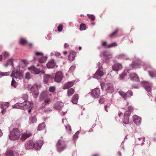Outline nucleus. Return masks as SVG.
Wrapping results in <instances>:
<instances>
[{"mask_svg": "<svg viewBox=\"0 0 156 156\" xmlns=\"http://www.w3.org/2000/svg\"><path fill=\"white\" fill-rule=\"evenodd\" d=\"M28 69L31 71L32 73L35 74H38L41 72V71L39 69L34 66L29 67Z\"/></svg>", "mask_w": 156, "mask_h": 156, "instance_id": "16", "label": "nucleus"}, {"mask_svg": "<svg viewBox=\"0 0 156 156\" xmlns=\"http://www.w3.org/2000/svg\"><path fill=\"white\" fill-rule=\"evenodd\" d=\"M11 85L12 87L14 88H16L17 86V83L13 79H12L11 81Z\"/></svg>", "mask_w": 156, "mask_h": 156, "instance_id": "42", "label": "nucleus"}, {"mask_svg": "<svg viewBox=\"0 0 156 156\" xmlns=\"http://www.w3.org/2000/svg\"><path fill=\"white\" fill-rule=\"evenodd\" d=\"M11 76L12 78H18L20 80H21L23 78L22 73L17 70H13Z\"/></svg>", "mask_w": 156, "mask_h": 156, "instance_id": "10", "label": "nucleus"}, {"mask_svg": "<svg viewBox=\"0 0 156 156\" xmlns=\"http://www.w3.org/2000/svg\"><path fill=\"white\" fill-rule=\"evenodd\" d=\"M69 46V45L67 43H65L64 44V47L65 48H67Z\"/></svg>", "mask_w": 156, "mask_h": 156, "instance_id": "62", "label": "nucleus"}, {"mask_svg": "<svg viewBox=\"0 0 156 156\" xmlns=\"http://www.w3.org/2000/svg\"><path fill=\"white\" fill-rule=\"evenodd\" d=\"M30 104L32 105L31 106H30V107H29L28 108H27V109H28V108L29 109V110H28V112L29 113H30V112H31V108H32V107L33 106V103L30 102Z\"/></svg>", "mask_w": 156, "mask_h": 156, "instance_id": "55", "label": "nucleus"}, {"mask_svg": "<svg viewBox=\"0 0 156 156\" xmlns=\"http://www.w3.org/2000/svg\"><path fill=\"white\" fill-rule=\"evenodd\" d=\"M119 93L124 100L130 98L133 95L132 92L130 90H128L126 93L123 91H119Z\"/></svg>", "mask_w": 156, "mask_h": 156, "instance_id": "7", "label": "nucleus"}, {"mask_svg": "<svg viewBox=\"0 0 156 156\" xmlns=\"http://www.w3.org/2000/svg\"><path fill=\"white\" fill-rule=\"evenodd\" d=\"M140 66L141 65L139 62L135 61H133L130 65V67L133 69L140 68Z\"/></svg>", "mask_w": 156, "mask_h": 156, "instance_id": "24", "label": "nucleus"}, {"mask_svg": "<svg viewBox=\"0 0 156 156\" xmlns=\"http://www.w3.org/2000/svg\"><path fill=\"white\" fill-rule=\"evenodd\" d=\"M63 74L61 72H58L55 74L54 78L55 81L57 83H59L61 81L63 78Z\"/></svg>", "mask_w": 156, "mask_h": 156, "instance_id": "13", "label": "nucleus"}, {"mask_svg": "<svg viewBox=\"0 0 156 156\" xmlns=\"http://www.w3.org/2000/svg\"><path fill=\"white\" fill-rule=\"evenodd\" d=\"M87 15L88 16V18L91 19V21H93L95 20V17L93 15H90L89 14H87Z\"/></svg>", "mask_w": 156, "mask_h": 156, "instance_id": "43", "label": "nucleus"}, {"mask_svg": "<svg viewBox=\"0 0 156 156\" xmlns=\"http://www.w3.org/2000/svg\"><path fill=\"white\" fill-rule=\"evenodd\" d=\"M123 115V113L121 112H119V116L121 117H122Z\"/></svg>", "mask_w": 156, "mask_h": 156, "instance_id": "63", "label": "nucleus"}, {"mask_svg": "<svg viewBox=\"0 0 156 156\" xmlns=\"http://www.w3.org/2000/svg\"><path fill=\"white\" fill-rule=\"evenodd\" d=\"M20 133L19 129L16 128L9 130V137L10 140L14 141L18 140L20 138Z\"/></svg>", "mask_w": 156, "mask_h": 156, "instance_id": "1", "label": "nucleus"}, {"mask_svg": "<svg viewBox=\"0 0 156 156\" xmlns=\"http://www.w3.org/2000/svg\"><path fill=\"white\" fill-rule=\"evenodd\" d=\"M86 25L83 23H81L80 26V30H86Z\"/></svg>", "mask_w": 156, "mask_h": 156, "instance_id": "41", "label": "nucleus"}, {"mask_svg": "<svg viewBox=\"0 0 156 156\" xmlns=\"http://www.w3.org/2000/svg\"><path fill=\"white\" fill-rule=\"evenodd\" d=\"M145 141L144 137H141L137 138L135 140V144L137 145H143Z\"/></svg>", "mask_w": 156, "mask_h": 156, "instance_id": "22", "label": "nucleus"}, {"mask_svg": "<svg viewBox=\"0 0 156 156\" xmlns=\"http://www.w3.org/2000/svg\"><path fill=\"white\" fill-rule=\"evenodd\" d=\"M45 125L44 122H43L40 124L38 126V130H41L45 128Z\"/></svg>", "mask_w": 156, "mask_h": 156, "instance_id": "36", "label": "nucleus"}, {"mask_svg": "<svg viewBox=\"0 0 156 156\" xmlns=\"http://www.w3.org/2000/svg\"><path fill=\"white\" fill-rule=\"evenodd\" d=\"M127 71L125 70L120 75L119 79L120 80H121L124 79L126 75V72Z\"/></svg>", "mask_w": 156, "mask_h": 156, "instance_id": "37", "label": "nucleus"}, {"mask_svg": "<svg viewBox=\"0 0 156 156\" xmlns=\"http://www.w3.org/2000/svg\"><path fill=\"white\" fill-rule=\"evenodd\" d=\"M75 67L76 66L75 65H73L71 66L69 69V73H71L73 72L75 70Z\"/></svg>", "mask_w": 156, "mask_h": 156, "instance_id": "46", "label": "nucleus"}, {"mask_svg": "<svg viewBox=\"0 0 156 156\" xmlns=\"http://www.w3.org/2000/svg\"><path fill=\"white\" fill-rule=\"evenodd\" d=\"M55 55L56 56H59L60 55V54L59 52H56L55 54Z\"/></svg>", "mask_w": 156, "mask_h": 156, "instance_id": "59", "label": "nucleus"}, {"mask_svg": "<svg viewBox=\"0 0 156 156\" xmlns=\"http://www.w3.org/2000/svg\"><path fill=\"white\" fill-rule=\"evenodd\" d=\"M117 43L115 42H113L110 44H108V48H110L112 47H113L117 46Z\"/></svg>", "mask_w": 156, "mask_h": 156, "instance_id": "40", "label": "nucleus"}, {"mask_svg": "<svg viewBox=\"0 0 156 156\" xmlns=\"http://www.w3.org/2000/svg\"><path fill=\"white\" fill-rule=\"evenodd\" d=\"M43 144V142L41 140L37 141L34 143V148L36 150H39L41 148Z\"/></svg>", "mask_w": 156, "mask_h": 156, "instance_id": "14", "label": "nucleus"}, {"mask_svg": "<svg viewBox=\"0 0 156 156\" xmlns=\"http://www.w3.org/2000/svg\"><path fill=\"white\" fill-rule=\"evenodd\" d=\"M31 133L30 132L27 131L23 134L21 136L20 139L22 141H24L30 137L31 135Z\"/></svg>", "mask_w": 156, "mask_h": 156, "instance_id": "17", "label": "nucleus"}, {"mask_svg": "<svg viewBox=\"0 0 156 156\" xmlns=\"http://www.w3.org/2000/svg\"><path fill=\"white\" fill-rule=\"evenodd\" d=\"M62 122L63 124H64L65 126V125H67V119H66V118H63L62 119Z\"/></svg>", "mask_w": 156, "mask_h": 156, "instance_id": "52", "label": "nucleus"}, {"mask_svg": "<svg viewBox=\"0 0 156 156\" xmlns=\"http://www.w3.org/2000/svg\"><path fill=\"white\" fill-rule=\"evenodd\" d=\"M74 83L73 81L68 82L64 85L63 89H66L70 88L73 86Z\"/></svg>", "mask_w": 156, "mask_h": 156, "instance_id": "27", "label": "nucleus"}, {"mask_svg": "<svg viewBox=\"0 0 156 156\" xmlns=\"http://www.w3.org/2000/svg\"><path fill=\"white\" fill-rule=\"evenodd\" d=\"M45 103L46 104H49L50 102V99L46 100L44 101Z\"/></svg>", "mask_w": 156, "mask_h": 156, "instance_id": "60", "label": "nucleus"}, {"mask_svg": "<svg viewBox=\"0 0 156 156\" xmlns=\"http://www.w3.org/2000/svg\"><path fill=\"white\" fill-rule=\"evenodd\" d=\"M23 99L26 100L27 99H28V96L27 94H24L23 96Z\"/></svg>", "mask_w": 156, "mask_h": 156, "instance_id": "54", "label": "nucleus"}, {"mask_svg": "<svg viewBox=\"0 0 156 156\" xmlns=\"http://www.w3.org/2000/svg\"><path fill=\"white\" fill-rule=\"evenodd\" d=\"M118 30H119L118 29H117L115 31L113 32L112 33L110 34L109 35V37H112L117 33V32H118Z\"/></svg>", "mask_w": 156, "mask_h": 156, "instance_id": "47", "label": "nucleus"}, {"mask_svg": "<svg viewBox=\"0 0 156 156\" xmlns=\"http://www.w3.org/2000/svg\"><path fill=\"white\" fill-rule=\"evenodd\" d=\"M79 133V131H77L73 136V138L74 139V141L75 142V140H76L78 137V135Z\"/></svg>", "mask_w": 156, "mask_h": 156, "instance_id": "44", "label": "nucleus"}, {"mask_svg": "<svg viewBox=\"0 0 156 156\" xmlns=\"http://www.w3.org/2000/svg\"><path fill=\"white\" fill-rule=\"evenodd\" d=\"M103 63V60H101L98 63L97 66H98V68L94 75L93 76L94 78L98 80H100L104 75V73L103 71L102 68V65Z\"/></svg>", "mask_w": 156, "mask_h": 156, "instance_id": "2", "label": "nucleus"}, {"mask_svg": "<svg viewBox=\"0 0 156 156\" xmlns=\"http://www.w3.org/2000/svg\"><path fill=\"white\" fill-rule=\"evenodd\" d=\"M108 44L106 41H102L101 42V46L105 48H108Z\"/></svg>", "mask_w": 156, "mask_h": 156, "instance_id": "39", "label": "nucleus"}, {"mask_svg": "<svg viewBox=\"0 0 156 156\" xmlns=\"http://www.w3.org/2000/svg\"><path fill=\"white\" fill-rule=\"evenodd\" d=\"M3 55L5 57H7L9 55V54L7 52H4V53H3Z\"/></svg>", "mask_w": 156, "mask_h": 156, "instance_id": "58", "label": "nucleus"}, {"mask_svg": "<svg viewBox=\"0 0 156 156\" xmlns=\"http://www.w3.org/2000/svg\"><path fill=\"white\" fill-rule=\"evenodd\" d=\"M133 108L131 106H129L128 110L129 112H126L124 115V118L122 119L123 122L125 124H127L129 123V117L131 112L133 111Z\"/></svg>", "mask_w": 156, "mask_h": 156, "instance_id": "6", "label": "nucleus"}, {"mask_svg": "<svg viewBox=\"0 0 156 156\" xmlns=\"http://www.w3.org/2000/svg\"><path fill=\"white\" fill-rule=\"evenodd\" d=\"M32 105L30 102L28 101H25L22 103H17L12 106V107L15 108H18L22 110L27 109Z\"/></svg>", "mask_w": 156, "mask_h": 156, "instance_id": "3", "label": "nucleus"}, {"mask_svg": "<svg viewBox=\"0 0 156 156\" xmlns=\"http://www.w3.org/2000/svg\"><path fill=\"white\" fill-rule=\"evenodd\" d=\"M31 78L30 74L29 73H27L26 74L25 78L27 79H29Z\"/></svg>", "mask_w": 156, "mask_h": 156, "instance_id": "49", "label": "nucleus"}, {"mask_svg": "<svg viewBox=\"0 0 156 156\" xmlns=\"http://www.w3.org/2000/svg\"><path fill=\"white\" fill-rule=\"evenodd\" d=\"M129 77L132 81L138 82L139 80V77L135 73H133L130 74Z\"/></svg>", "mask_w": 156, "mask_h": 156, "instance_id": "18", "label": "nucleus"}, {"mask_svg": "<svg viewBox=\"0 0 156 156\" xmlns=\"http://www.w3.org/2000/svg\"><path fill=\"white\" fill-rule=\"evenodd\" d=\"M9 72H0V75L2 76H7L9 75Z\"/></svg>", "mask_w": 156, "mask_h": 156, "instance_id": "48", "label": "nucleus"}, {"mask_svg": "<svg viewBox=\"0 0 156 156\" xmlns=\"http://www.w3.org/2000/svg\"><path fill=\"white\" fill-rule=\"evenodd\" d=\"M30 91L35 98L39 94L38 86L36 84H34L31 87Z\"/></svg>", "mask_w": 156, "mask_h": 156, "instance_id": "11", "label": "nucleus"}, {"mask_svg": "<svg viewBox=\"0 0 156 156\" xmlns=\"http://www.w3.org/2000/svg\"><path fill=\"white\" fill-rule=\"evenodd\" d=\"M9 104L8 102H1L0 103V108L1 109L3 108H6L9 106Z\"/></svg>", "mask_w": 156, "mask_h": 156, "instance_id": "28", "label": "nucleus"}, {"mask_svg": "<svg viewBox=\"0 0 156 156\" xmlns=\"http://www.w3.org/2000/svg\"><path fill=\"white\" fill-rule=\"evenodd\" d=\"M63 29V25L62 24H60L58 27V30L59 32L62 31Z\"/></svg>", "mask_w": 156, "mask_h": 156, "instance_id": "51", "label": "nucleus"}, {"mask_svg": "<svg viewBox=\"0 0 156 156\" xmlns=\"http://www.w3.org/2000/svg\"><path fill=\"white\" fill-rule=\"evenodd\" d=\"M57 151L61 152L66 148V142L62 139H59L56 144Z\"/></svg>", "mask_w": 156, "mask_h": 156, "instance_id": "5", "label": "nucleus"}, {"mask_svg": "<svg viewBox=\"0 0 156 156\" xmlns=\"http://www.w3.org/2000/svg\"><path fill=\"white\" fill-rule=\"evenodd\" d=\"M109 105H106L105 106V110L107 112H108V110L107 109V108L108 107H109Z\"/></svg>", "mask_w": 156, "mask_h": 156, "instance_id": "61", "label": "nucleus"}, {"mask_svg": "<svg viewBox=\"0 0 156 156\" xmlns=\"http://www.w3.org/2000/svg\"><path fill=\"white\" fill-rule=\"evenodd\" d=\"M100 85L102 90L105 89L107 92L112 93L114 91L113 85L111 83H108L105 84L104 83H101Z\"/></svg>", "mask_w": 156, "mask_h": 156, "instance_id": "4", "label": "nucleus"}, {"mask_svg": "<svg viewBox=\"0 0 156 156\" xmlns=\"http://www.w3.org/2000/svg\"><path fill=\"white\" fill-rule=\"evenodd\" d=\"M100 94V90L98 88H94L91 90V95L92 97L95 98H98Z\"/></svg>", "mask_w": 156, "mask_h": 156, "instance_id": "12", "label": "nucleus"}, {"mask_svg": "<svg viewBox=\"0 0 156 156\" xmlns=\"http://www.w3.org/2000/svg\"><path fill=\"white\" fill-rule=\"evenodd\" d=\"M6 108H4L2 109V110L1 112L2 114H4L6 112Z\"/></svg>", "mask_w": 156, "mask_h": 156, "instance_id": "56", "label": "nucleus"}, {"mask_svg": "<svg viewBox=\"0 0 156 156\" xmlns=\"http://www.w3.org/2000/svg\"><path fill=\"white\" fill-rule=\"evenodd\" d=\"M64 104L61 102H57L55 104L53 105V107L55 109L61 110L63 105Z\"/></svg>", "mask_w": 156, "mask_h": 156, "instance_id": "21", "label": "nucleus"}, {"mask_svg": "<svg viewBox=\"0 0 156 156\" xmlns=\"http://www.w3.org/2000/svg\"><path fill=\"white\" fill-rule=\"evenodd\" d=\"M142 86L146 90L148 93L151 92L152 88V84L151 82H148L147 81H143L141 83Z\"/></svg>", "mask_w": 156, "mask_h": 156, "instance_id": "8", "label": "nucleus"}, {"mask_svg": "<svg viewBox=\"0 0 156 156\" xmlns=\"http://www.w3.org/2000/svg\"><path fill=\"white\" fill-rule=\"evenodd\" d=\"M47 58V56H43L40 58L39 59V62L40 63H44L46 62Z\"/></svg>", "mask_w": 156, "mask_h": 156, "instance_id": "38", "label": "nucleus"}, {"mask_svg": "<svg viewBox=\"0 0 156 156\" xmlns=\"http://www.w3.org/2000/svg\"><path fill=\"white\" fill-rule=\"evenodd\" d=\"M36 55L37 56H38L39 55H43V53L42 52H36Z\"/></svg>", "mask_w": 156, "mask_h": 156, "instance_id": "57", "label": "nucleus"}, {"mask_svg": "<svg viewBox=\"0 0 156 156\" xmlns=\"http://www.w3.org/2000/svg\"><path fill=\"white\" fill-rule=\"evenodd\" d=\"M115 58L116 59H118L119 60H127L128 59V58L127 55L126 54L123 53L116 55Z\"/></svg>", "mask_w": 156, "mask_h": 156, "instance_id": "19", "label": "nucleus"}, {"mask_svg": "<svg viewBox=\"0 0 156 156\" xmlns=\"http://www.w3.org/2000/svg\"><path fill=\"white\" fill-rule=\"evenodd\" d=\"M46 96V93L44 92H43L40 94V99L41 101L43 100Z\"/></svg>", "mask_w": 156, "mask_h": 156, "instance_id": "33", "label": "nucleus"}, {"mask_svg": "<svg viewBox=\"0 0 156 156\" xmlns=\"http://www.w3.org/2000/svg\"><path fill=\"white\" fill-rule=\"evenodd\" d=\"M53 78V77L51 76V75L44 74V76L43 81L45 84H47L49 81L50 78Z\"/></svg>", "mask_w": 156, "mask_h": 156, "instance_id": "26", "label": "nucleus"}, {"mask_svg": "<svg viewBox=\"0 0 156 156\" xmlns=\"http://www.w3.org/2000/svg\"><path fill=\"white\" fill-rule=\"evenodd\" d=\"M19 42L21 44L24 45L27 43V41L23 38L21 37L20 39Z\"/></svg>", "mask_w": 156, "mask_h": 156, "instance_id": "34", "label": "nucleus"}, {"mask_svg": "<svg viewBox=\"0 0 156 156\" xmlns=\"http://www.w3.org/2000/svg\"><path fill=\"white\" fill-rule=\"evenodd\" d=\"M149 76L152 77H154L156 76V70L152 69L148 71Z\"/></svg>", "mask_w": 156, "mask_h": 156, "instance_id": "32", "label": "nucleus"}, {"mask_svg": "<svg viewBox=\"0 0 156 156\" xmlns=\"http://www.w3.org/2000/svg\"><path fill=\"white\" fill-rule=\"evenodd\" d=\"M78 99V95L77 94L74 95L72 98L71 101L73 104H76Z\"/></svg>", "mask_w": 156, "mask_h": 156, "instance_id": "30", "label": "nucleus"}, {"mask_svg": "<svg viewBox=\"0 0 156 156\" xmlns=\"http://www.w3.org/2000/svg\"><path fill=\"white\" fill-rule=\"evenodd\" d=\"M112 68L113 70L118 71L122 69V66L121 63H116L112 66Z\"/></svg>", "mask_w": 156, "mask_h": 156, "instance_id": "20", "label": "nucleus"}, {"mask_svg": "<svg viewBox=\"0 0 156 156\" xmlns=\"http://www.w3.org/2000/svg\"><path fill=\"white\" fill-rule=\"evenodd\" d=\"M74 90L72 88L68 89L67 90L68 95L69 97L71 96L74 93Z\"/></svg>", "mask_w": 156, "mask_h": 156, "instance_id": "35", "label": "nucleus"}, {"mask_svg": "<svg viewBox=\"0 0 156 156\" xmlns=\"http://www.w3.org/2000/svg\"><path fill=\"white\" fill-rule=\"evenodd\" d=\"M113 54V53L111 52L105 50L101 52L100 56H103L105 59L108 60L112 58Z\"/></svg>", "mask_w": 156, "mask_h": 156, "instance_id": "9", "label": "nucleus"}, {"mask_svg": "<svg viewBox=\"0 0 156 156\" xmlns=\"http://www.w3.org/2000/svg\"><path fill=\"white\" fill-rule=\"evenodd\" d=\"M55 65L56 63L53 59L48 62L46 64L47 67L48 69H52L55 67Z\"/></svg>", "mask_w": 156, "mask_h": 156, "instance_id": "23", "label": "nucleus"}, {"mask_svg": "<svg viewBox=\"0 0 156 156\" xmlns=\"http://www.w3.org/2000/svg\"><path fill=\"white\" fill-rule=\"evenodd\" d=\"M66 129L67 132L70 133L71 131V126L68 125H65Z\"/></svg>", "mask_w": 156, "mask_h": 156, "instance_id": "45", "label": "nucleus"}, {"mask_svg": "<svg viewBox=\"0 0 156 156\" xmlns=\"http://www.w3.org/2000/svg\"><path fill=\"white\" fill-rule=\"evenodd\" d=\"M55 90V87H51L49 88V90L50 92H53Z\"/></svg>", "mask_w": 156, "mask_h": 156, "instance_id": "53", "label": "nucleus"}, {"mask_svg": "<svg viewBox=\"0 0 156 156\" xmlns=\"http://www.w3.org/2000/svg\"><path fill=\"white\" fill-rule=\"evenodd\" d=\"M25 147L26 150L34 148V142L31 140H27L25 144Z\"/></svg>", "mask_w": 156, "mask_h": 156, "instance_id": "15", "label": "nucleus"}, {"mask_svg": "<svg viewBox=\"0 0 156 156\" xmlns=\"http://www.w3.org/2000/svg\"><path fill=\"white\" fill-rule=\"evenodd\" d=\"M51 109L49 108L47 109H45L44 112H48V111L50 112V111H51Z\"/></svg>", "mask_w": 156, "mask_h": 156, "instance_id": "64", "label": "nucleus"}, {"mask_svg": "<svg viewBox=\"0 0 156 156\" xmlns=\"http://www.w3.org/2000/svg\"><path fill=\"white\" fill-rule=\"evenodd\" d=\"M75 52L74 51H72L71 52L68 56V58L69 61H73L75 58Z\"/></svg>", "mask_w": 156, "mask_h": 156, "instance_id": "29", "label": "nucleus"}, {"mask_svg": "<svg viewBox=\"0 0 156 156\" xmlns=\"http://www.w3.org/2000/svg\"><path fill=\"white\" fill-rule=\"evenodd\" d=\"M37 121V118L34 115L30 116L29 119V123L30 124L34 123Z\"/></svg>", "mask_w": 156, "mask_h": 156, "instance_id": "31", "label": "nucleus"}, {"mask_svg": "<svg viewBox=\"0 0 156 156\" xmlns=\"http://www.w3.org/2000/svg\"><path fill=\"white\" fill-rule=\"evenodd\" d=\"M7 62L9 65H12L13 66V61L12 59H9L7 61Z\"/></svg>", "mask_w": 156, "mask_h": 156, "instance_id": "50", "label": "nucleus"}, {"mask_svg": "<svg viewBox=\"0 0 156 156\" xmlns=\"http://www.w3.org/2000/svg\"><path fill=\"white\" fill-rule=\"evenodd\" d=\"M133 119L134 122L136 125L139 124L141 122V118L136 115H135L133 116Z\"/></svg>", "mask_w": 156, "mask_h": 156, "instance_id": "25", "label": "nucleus"}]
</instances>
